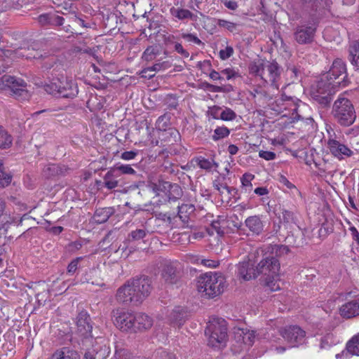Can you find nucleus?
Masks as SVG:
<instances>
[{
	"instance_id": "nucleus-1",
	"label": "nucleus",
	"mask_w": 359,
	"mask_h": 359,
	"mask_svg": "<svg viewBox=\"0 0 359 359\" xmlns=\"http://www.w3.org/2000/svg\"><path fill=\"white\" fill-rule=\"evenodd\" d=\"M346 76V67L345 62L341 59H336L329 72L323 74L320 81L316 86V93H313L316 98L327 99L328 96L334 94L340 86H345L344 80Z\"/></svg>"
},
{
	"instance_id": "nucleus-2",
	"label": "nucleus",
	"mask_w": 359,
	"mask_h": 359,
	"mask_svg": "<svg viewBox=\"0 0 359 359\" xmlns=\"http://www.w3.org/2000/svg\"><path fill=\"white\" fill-rule=\"evenodd\" d=\"M151 291V280L147 278H140L128 281L118 290L116 297L121 303H140L149 296Z\"/></svg>"
},
{
	"instance_id": "nucleus-3",
	"label": "nucleus",
	"mask_w": 359,
	"mask_h": 359,
	"mask_svg": "<svg viewBox=\"0 0 359 359\" xmlns=\"http://www.w3.org/2000/svg\"><path fill=\"white\" fill-rule=\"evenodd\" d=\"M257 276L262 274L264 278L266 286L271 291L280 289V263L274 257H265L256 268Z\"/></svg>"
},
{
	"instance_id": "nucleus-4",
	"label": "nucleus",
	"mask_w": 359,
	"mask_h": 359,
	"mask_svg": "<svg viewBox=\"0 0 359 359\" xmlns=\"http://www.w3.org/2000/svg\"><path fill=\"white\" fill-rule=\"evenodd\" d=\"M224 286V278L213 272L201 276L196 283L197 290L202 295L214 297L222 292Z\"/></svg>"
},
{
	"instance_id": "nucleus-5",
	"label": "nucleus",
	"mask_w": 359,
	"mask_h": 359,
	"mask_svg": "<svg viewBox=\"0 0 359 359\" xmlns=\"http://www.w3.org/2000/svg\"><path fill=\"white\" fill-rule=\"evenodd\" d=\"M250 72L257 76H259L265 82H271L276 89L278 88L277 80L279 77L278 64L262 59H258L250 65Z\"/></svg>"
},
{
	"instance_id": "nucleus-6",
	"label": "nucleus",
	"mask_w": 359,
	"mask_h": 359,
	"mask_svg": "<svg viewBox=\"0 0 359 359\" xmlns=\"http://www.w3.org/2000/svg\"><path fill=\"white\" fill-rule=\"evenodd\" d=\"M208 345L214 348L224 346L227 337V328L224 319L214 318L211 320L205 329Z\"/></svg>"
},
{
	"instance_id": "nucleus-7",
	"label": "nucleus",
	"mask_w": 359,
	"mask_h": 359,
	"mask_svg": "<svg viewBox=\"0 0 359 359\" xmlns=\"http://www.w3.org/2000/svg\"><path fill=\"white\" fill-rule=\"evenodd\" d=\"M332 113L338 122L343 126H350L355 119V112L352 103L344 97H339L334 102Z\"/></svg>"
},
{
	"instance_id": "nucleus-8",
	"label": "nucleus",
	"mask_w": 359,
	"mask_h": 359,
	"mask_svg": "<svg viewBox=\"0 0 359 359\" xmlns=\"http://www.w3.org/2000/svg\"><path fill=\"white\" fill-rule=\"evenodd\" d=\"M136 315L125 310L118 309L113 311L112 320L114 325L123 332H135Z\"/></svg>"
},
{
	"instance_id": "nucleus-9",
	"label": "nucleus",
	"mask_w": 359,
	"mask_h": 359,
	"mask_svg": "<svg viewBox=\"0 0 359 359\" xmlns=\"http://www.w3.org/2000/svg\"><path fill=\"white\" fill-rule=\"evenodd\" d=\"M280 333L290 347H298L306 343V332L299 326H285L280 330Z\"/></svg>"
},
{
	"instance_id": "nucleus-10",
	"label": "nucleus",
	"mask_w": 359,
	"mask_h": 359,
	"mask_svg": "<svg viewBox=\"0 0 359 359\" xmlns=\"http://www.w3.org/2000/svg\"><path fill=\"white\" fill-rule=\"evenodd\" d=\"M26 83L22 79H16L9 75H5L0 79V90L6 93H13L20 95L22 93L27 94L25 90Z\"/></svg>"
},
{
	"instance_id": "nucleus-11",
	"label": "nucleus",
	"mask_w": 359,
	"mask_h": 359,
	"mask_svg": "<svg viewBox=\"0 0 359 359\" xmlns=\"http://www.w3.org/2000/svg\"><path fill=\"white\" fill-rule=\"evenodd\" d=\"M327 149L334 157L340 161L353 154V151L350 148L334 139L328 140Z\"/></svg>"
},
{
	"instance_id": "nucleus-12",
	"label": "nucleus",
	"mask_w": 359,
	"mask_h": 359,
	"mask_svg": "<svg viewBox=\"0 0 359 359\" xmlns=\"http://www.w3.org/2000/svg\"><path fill=\"white\" fill-rule=\"evenodd\" d=\"M339 315L346 319L359 316V295L347 301L339 309Z\"/></svg>"
},
{
	"instance_id": "nucleus-13",
	"label": "nucleus",
	"mask_w": 359,
	"mask_h": 359,
	"mask_svg": "<svg viewBox=\"0 0 359 359\" xmlns=\"http://www.w3.org/2000/svg\"><path fill=\"white\" fill-rule=\"evenodd\" d=\"M64 84L57 88L54 83L52 92H57V95L63 97H73L78 93V88L75 82L70 78L65 76Z\"/></svg>"
},
{
	"instance_id": "nucleus-14",
	"label": "nucleus",
	"mask_w": 359,
	"mask_h": 359,
	"mask_svg": "<svg viewBox=\"0 0 359 359\" xmlns=\"http://www.w3.org/2000/svg\"><path fill=\"white\" fill-rule=\"evenodd\" d=\"M237 269V276L241 280L248 281L257 276L254 263L250 259L240 262Z\"/></svg>"
},
{
	"instance_id": "nucleus-15",
	"label": "nucleus",
	"mask_w": 359,
	"mask_h": 359,
	"mask_svg": "<svg viewBox=\"0 0 359 359\" xmlns=\"http://www.w3.org/2000/svg\"><path fill=\"white\" fill-rule=\"evenodd\" d=\"M234 337L241 348H245L251 346L256 337L255 332L244 328H237L234 331Z\"/></svg>"
},
{
	"instance_id": "nucleus-16",
	"label": "nucleus",
	"mask_w": 359,
	"mask_h": 359,
	"mask_svg": "<svg viewBox=\"0 0 359 359\" xmlns=\"http://www.w3.org/2000/svg\"><path fill=\"white\" fill-rule=\"evenodd\" d=\"M316 28L313 26L302 25L299 27L295 33V40L299 43H310L313 38Z\"/></svg>"
},
{
	"instance_id": "nucleus-17",
	"label": "nucleus",
	"mask_w": 359,
	"mask_h": 359,
	"mask_svg": "<svg viewBox=\"0 0 359 359\" xmlns=\"http://www.w3.org/2000/svg\"><path fill=\"white\" fill-rule=\"evenodd\" d=\"M79 352L70 346L56 349L48 359H80Z\"/></svg>"
},
{
	"instance_id": "nucleus-18",
	"label": "nucleus",
	"mask_w": 359,
	"mask_h": 359,
	"mask_svg": "<svg viewBox=\"0 0 359 359\" xmlns=\"http://www.w3.org/2000/svg\"><path fill=\"white\" fill-rule=\"evenodd\" d=\"M177 266L178 264L175 262H168L164 264L162 277L165 283L172 284L176 281Z\"/></svg>"
},
{
	"instance_id": "nucleus-19",
	"label": "nucleus",
	"mask_w": 359,
	"mask_h": 359,
	"mask_svg": "<svg viewBox=\"0 0 359 359\" xmlns=\"http://www.w3.org/2000/svg\"><path fill=\"white\" fill-rule=\"evenodd\" d=\"M349 353L351 355H359V333L353 336L346 344V350L335 355L337 359H344V355Z\"/></svg>"
},
{
	"instance_id": "nucleus-20",
	"label": "nucleus",
	"mask_w": 359,
	"mask_h": 359,
	"mask_svg": "<svg viewBox=\"0 0 359 359\" xmlns=\"http://www.w3.org/2000/svg\"><path fill=\"white\" fill-rule=\"evenodd\" d=\"M245 224L247 228L255 235L260 234L264 229V224L258 216L248 217L245 221Z\"/></svg>"
},
{
	"instance_id": "nucleus-21",
	"label": "nucleus",
	"mask_w": 359,
	"mask_h": 359,
	"mask_svg": "<svg viewBox=\"0 0 359 359\" xmlns=\"http://www.w3.org/2000/svg\"><path fill=\"white\" fill-rule=\"evenodd\" d=\"M135 332L147 330L153 325L152 319L147 315L144 313H137L135 317Z\"/></svg>"
},
{
	"instance_id": "nucleus-22",
	"label": "nucleus",
	"mask_w": 359,
	"mask_h": 359,
	"mask_svg": "<svg viewBox=\"0 0 359 359\" xmlns=\"http://www.w3.org/2000/svg\"><path fill=\"white\" fill-rule=\"evenodd\" d=\"M170 13L172 18L178 20H194L195 18L194 14L189 10L180 7L170 8Z\"/></svg>"
},
{
	"instance_id": "nucleus-23",
	"label": "nucleus",
	"mask_w": 359,
	"mask_h": 359,
	"mask_svg": "<svg viewBox=\"0 0 359 359\" xmlns=\"http://www.w3.org/2000/svg\"><path fill=\"white\" fill-rule=\"evenodd\" d=\"M185 313L182 308H175L168 316V321L174 327H180L184 323Z\"/></svg>"
},
{
	"instance_id": "nucleus-24",
	"label": "nucleus",
	"mask_w": 359,
	"mask_h": 359,
	"mask_svg": "<svg viewBox=\"0 0 359 359\" xmlns=\"http://www.w3.org/2000/svg\"><path fill=\"white\" fill-rule=\"evenodd\" d=\"M168 67H170V65L167 62L156 63L151 67L144 68L142 71V76L149 79L152 78L156 72L165 70Z\"/></svg>"
},
{
	"instance_id": "nucleus-25",
	"label": "nucleus",
	"mask_w": 359,
	"mask_h": 359,
	"mask_svg": "<svg viewBox=\"0 0 359 359\" xmlns=\"http://www.w3.org/2000/svg\"><path fill=\"white\" fill-rule=\"evenodd\" d=\"M120 176L119 173H116L111 168L106 173L104 177V186L109 189H113L118 187V182L117 178Z\"/></svg>"
},
{
	"instance_id": "nucleus-26",
	"label": "nucleus",
	"mask_w": 359,
	"mask_h": 359,
	"mask_svg": "<svg viewBox=\"0 0 359 359\" xmlns=\"http://www.w3.org/2000/svg\"><path fill=\"white\" fill-rule=\"evenodd\" d=\"M76 324L79 330L83 334L90 332L92 330V326L89 323V318L86 313L79 314Z\"/></svg>"
},
{
	"instance_id": "nucleus-27",
	"label": "nucleus",
	"mask_w": 359,
	"mask_h": 359,
	"mask_svg": "<svg viewBox=\"0 0 359 359\" xmlns=\"http://www.w3.org/2000/svg\"><path fill=\"white\" fill-rule=\"evenodd\" d=\"M13 137L8 132L0 126V149H6L13 144Z\"/></svg>"
},
{
	"instance_id": "nucleus-28",
	"label": "nucleus",
	"mask_w": 359,
	"mask_h": 359,
	"mask_svg": "<svg viewBox=\"0 0 359 359\" xmlns=\"http://www.w3.org/2000/svg\"><path fill=\"white\" fill-rule=\"evenodd\" d=\"M65 77V76L64 74H60L57 76L53 77L48 83L45 84L44 90L49 94L56 95L57 92H52V88L55 86L54 83L57 88H60L62 84H64L63 80Z\"/></svg>"
},
{
	"instance_id": "nucleus-29",
	"label": "nucleus",
	"mask_w": 359,
	"mask_h": 359,
	"mask_svg": "<svg viewBox=\"0 0 359 359\" xmlns=\"http://www.w3.org/2000/svg\"><path fill=\"white\" fill-rule=\"evenodd\" d=\"M350 61L351 64L359 68V41H354L349 47Z\"/></svg>"
},
{
	"instance_id": "nucleus-30",
	"label": "nucleus",
	"mask_w": 359,
	"mask_h": 359,
	"mask_svg": "<svg viewBox=\"0 0 359 359\" xmlns=\"http://www.w3.org/2000/svg\"><path fill=\"white\" fill-rule=\"evenodd\" d=\"M339 343V339L336 337L332 333H327L320 339V348H329L334 345Z\"/></svg>"
},
{
	"instance_id": "nucleus-31",
	"label": "nucleus",
	"mask_w": 359,
	"mask_h": 359,
	"mask_svg": "<svg viewBox=\"0 0 359 359\" xmlns=\"http://www.w3.org/2000/svg\"><path fill=\"white\" fill-rule=\"evenodd\" d=\"M255 179V175L252 173L246 172L241 177V187L245 192H250L252 190V182Z\"/></svg>"
},
{
	"instance_id": "nucleus-32",
	"label": "nucleus",
	"mask_w": 359,
	"mask_h": 359,
	"mask_svg": "<svg viewBox=\"0 0 359 359\" xmlns=\"http://www.w3.org/2000/svg\"><path fill=\"white\" fill-rule=\"evenodd\" d=\"M159 54L160 48L158 46H151L144 51L142 58L146 61H152Z\"/></svg>"
},
{
	"instance_id": "nucleus-33",
	"label": "nucleus",
	"mask_w": 359,
	"mask_h": 359,
	"mask_svg": "<svg viewBox=\"0 0 359 359\" xmlns=\"http://www.w3.org/2000/svg\"><path fill=\"white\" fill-rule=\"evenodd\" d=\"M282 100L284 102H287V103L284 104V105H285V109H286V107L288 105H291L292 107V108L290 109V110L292 111V115L290 116V119L292 120L291 122H294L295 120H298L299 118V116L297 114V103L294 100H293L292 98L287 97H285V99L283 98Z\"/></svg>"
},
{
	"instance_id": "nucleus-34",
	"label": "nucleus",
	"mask_w": 359,
	"mask_h": 359,
	"mask_svg": "<svg viewBox=\"0 0 359 359\" xmlns=\"http://www.w3.org/2000/svg\"><path fill=\"white\" fill-rule=\"evenodd\" d=\"M111 170H115L116 173H119L120 175H135L136 173L135 170L128 164L116 163L113 168H111Z\"/></svg>"
},
{
	"instance_id": "nucleus-35",
	"label": "nucleus",
	"mask_w": 359,
	"mask_h": 359,
	"mask_svg": "<svg viewBox=\"0 0 359 359\" xmlns=\"http://www.w3.org/2000/svg\"><path fill=\"white\" fill-rule=\"evenodd\" d=\"M110 214H111L110 208L97 210L95 212L94 218L97 222L102 223L108 219Z\"/></svg>"
},
{
	"instance_id": "nucleus-36",
	"label": "nucleus",
	"mask_w": 359,
	"mask_h": 359,
	"mask_svg": "<svg viewBox=\"0 0 359 359\" xmlns=\"http://www.w3.org/2000/svg\"><path fill=\"white\" fill-rule=\"evenodd\" d=\"M229 135V130L226 127H218L214 130L212 139L218 140L227 137Z\"/></svg>"
},
{
	"instance_id": "nucleus-37",
	"label": "nucleus",
	"mask_w": 359,
	"mask_h": 359,
	"mask_svg": "<svg viewBox=\"0 0 359 359\" xmlns=\"http://www.w3.org/2000/svg\"><path fill=\"white\" fill-rule=\"evenodd\" d=\"M11 182V176L4 172L2 163L0 162V187L8 186Z\"/></svg>"
},
{
	"instance_id": "nucleus-38",
	"label": "nucleus",
	"mask_w": 359,
	"mask_h": 359,
	"mask_svg": "<svg viewBox=\"0 0 359 359\" xmlns=\"http://www.w3.org/2000/svg\"><path fill=\"white\" fill-rule=\"evenodd\" d=\"M22 217L20 214L13 216H9L3 224V228L7 229L11 224L20 225L22 223Z\"/></svg>"
},
{
	"instance_id": "nucleus-39",
	"label": "nucleus",
	"mask_w": 359,
	"mask_h": 359,
	"mask_svg": "<svg viewBox=\"0 0 359 359\" xmlns=\"http://www.w3.org/2000/svg\"><path fill=\"white\" fill-rule=\"evenodd\" d=\"M217 25L230 32L235 31L237 27V25L236 23L221 19L218 20Z\"/></svg>"
},
{
	"instance_id": "nucleus-40",
	"label": "nucleus",
	"mask_w": 359,
	"mask_h": 359,
	"mask_svg": "<svg viewBox=\"0 0 359 359\" xmlns=\"http://www.w3.org/2000/svg\"><path fill=\"white\" fill-rule=\"evenodd\" d=\"M235 118V112L229 108H226L224 109L220 114V118L224 121H232Z\"/></svg>"
},
{
	"instance_id": "nucleus-41",
	"label": "nucleus",
	"mask_w": 359,
	"mask_h": 359,
	"mask_svg": "<svg viewBox=\"0 0 359 359\" xmlns=\"http://www.w3.org/2000/svg\"><path fill=\"white\" fill-rule=\"evenodd\" d=\"M82 259V257H76L73 259L67 266V273L72 275L74 274L79 267V264Z\"/></svg>"
},
{
	"instance_id": "nucleus-42",
	"label": "nucleus",
	"mask_w": 359,
	"mask_h": 359,
	"mask_svg": "<svg viewBox=\"0 0 359 359\" xmlns=\"http://www.w3.org/2000/svg\"><path fill=\"white\" fill-rule=\"evenodd\" d=\"M146 235L147 231L144 229H137L130 233V237H131L133 241H137L144 238Z\"/></svg>"
},
{
	"instance_id": "nucleus-43",
	"label": "nucleus",
	"mask_w": 359,
	"mask_h": 359,
	"mask_svg": "<svg viewBox=\"0 0 359 359\" xmlns=\"http://www.w3.org/2000/svg\"><path fill=\"white\" fill-rule=\"evenodd\" d=\"M221 73L226 76L227 80L233 79L239 76L238 72L233 68H226L222 70Z\"/></svg>"
},
{
	"instance_id": "nucleus-44",
	"label": "nucleus",
	"mask_w": 359,
	"mask_h": 359,
	"mask_svg": "<svg viewBox=\"0 0 359 359\" xmlns=\"http://www.w3.org/2000/svg\"><path fill=\"white\" fill-rule=\"evenodd\" d=\"M233 53V49L231 46H226L224 49L220 50L219 57L222 60L229 58Z\"/></svg>"
},
{
	"instance_id": "nucleus-45",
	"label": "nucleus",
	"mask_w": 359,
	"mask_h": 359,
	"mask_svg": "<svg viewBox=\"0 0 359 359\" xmlns=\"http://www.w3.org/2000/svg\"><path fill=\"white\" fill-rule=\"evenodd\" d=\"M259 156L266 161H271L276 158V154L273 151L261 150L259 152Z\"/></svg>"
},
{
	"instance_id": "nucleus-46",
	"label": "nucleus",
	"mask_w": 359,
	"mask_h": 359,
	"mask_svg": "<svg viewBox=\"0 0 359 359\" xmlns=\"http://www.w3.org/2000/svg\"><path fill=\"white\" fill-rule=\"evenodd\" d=\"M182 37L189 42H193L198 45L201 43V41L196 35L192 34H182Z\"/></svg>"
},
{
	"instance_id": "nucleus-47",
	"label": "nucleus",
	"mask_w": 359,
	"mask_h": 359,
	"mask_svg": "<svg viewBox=\"0 0 359 359\" xmlns=\"http://www.w3.org/2000/svg\"><path fill=\"white\" fill-rule=\"evenodd\" d=\"M278 181L279 182L282 184V185H284L285 186L287 189H295V186L292 184L288 180L287 178L283 175H280L279 177H278Z\"/></svg>"
},
{
	"instance_id": "nucleus-48",
	"label": "nucleus",
	"mask_w": 359,
	"mask_h": 359,
	"mask_svg": "<svg viewBox=\"0 0 359 359\" xmlns=\"http://www.w3.org/2000/svg\"><path fill=\"white\" fill-rule=\"evenodd\" d=\"M194 211V206L190 204H183L179 207V214L184 212L191 214Z\"/></svg>"
},
{
	"instance_id": "nucleus-49",
	"label": "nucleus",
	"mask_w": 359,
	"mask_h": 359,
	"mask_svg": "<svg viewBox=\"0 0 359 359\" xmlns=\"http://www.w3.org/2000/svg\"><path fill=\"white\" fill-rule=\"evenodd\" d=\"M186 260L194 264H200L201 263V259L198 255L194 254L187 255Z\"/></svg>"
},
{
	"instance_id": "nucleus-50",
	"label": "nucleus",
	"mask_w": 359,
	"mask_h": 359,
	"mask_svg": "<svg viewBox=\"0 0 359 359\" xmlns=\"http://www.w3.org/2000/svg\"><path fill=\"white\" fill-rule=\"evenodd\" d=\"M137 155V151H124L121 154V158L125 161H130V160L134 159Z\"/></svg>"
},
{
	"instance_id": "nucleus-51",
	"label": "nucleus",
	"mask_w": 359,
	"mask_h": 359,
	"mask_svg": "<svg viewBox=\"0 0 359 359\" xmlns=\"http://www.w3.org/2000/svg\"><path fill=\"white\" fill-rule=\"evenodd\" d=\"M273 250L276 251V255L281 256L287 254L289 252V248L285 245H275Z\"/></svg>"
},
{
	"instance_id": "nucleus-52",
	"label": "nucleus",
	"mask_w": 359,
	"mask_h": 359,
	"mask_svg": "<svg viewBox=\"0 0 359 359\" xmlns=\"http://www.w3.org/2000/svg\"><path fill=\"white\" fill-rule=\"evenodd\" d=\"M221 2L229 9L235 11L238 8V4L235 1L231 0H221Z\"/></svg>"
},
{
	"instance_id": "nucleus-53",
	"label": "nucleus",
	"mask_w": 359,
	"mask_h": 359,
	"mask_svg": "<svg viewBox=\"0 0 359 359\" xmlns=\"http://www.w3.org/2000/svg\"><path fill=\"white\" fill-rule=\"evenodd\" d=\"M198 165L200 168L205 170H210L212 168V162L205 158L200 160Z\"/></svg>"
},
{
	"instance_id": "nucleus-54",
	"label": "nucleus",
	"mask_w": 359,
	"mask_h": 359,
	"mask_svg": "<svg viewBox=\"0 0 359 359\" xmlns=\"http://www.w3.org/2000/svg\"><path fill=\"white\" fill-rule=\"evenodd\" d=\"M215 188L221 194H224L225 191L229 193V188L223 184H221L217 181L214 182Z\"/></svg>"
},
{
	"instance_id": "nucleus-55",
	"label": "nucleus",
	"mask_w": 359,
	"mask_h": 359,
	"mask_svg": "<svg viewBox=\"0 0 359 359\" xmlns=\"http://www.w3.org/2000/svg\"><path fill=\"white\" fill-rule=\"evenodd\" d=\"M201 264L210 267V268H215L217 266L218 262L217 261L211 260V259H201Z\"/></svg>"
},
{
	"instance_id": "nucleus-56",
	"label": "nucleus",
	"mask_w": 359,
	"mask_h": 359,
	"mask_svg": "<svg viewBox=\"0 0 359 359\" xmlns=\"http://www.w3.org/2000/svg\"><path fill=\"white\" fill-rule=\"evenodd\" d=\"M175 49L177 53H180L182 55H183L185 57H188L189 55V53L186 50H184L182 46L179 43H177L175 44Z\"/></svg>"
},
{
	"instance_id": "nucleus-57",
	"label": "nucleus",
	"mask_w": 359,
	"mask_h": 359,
	"mask_svg": "<svg viewBox=\"0 0 359 359\" xmlns=\"http://www.w3.org/2000/svg\"><path fill=\"white\" fill-rule=\"evenodd\" d=\"M254 192L258 196H264L269 194V191L266 187H257Z\"/></svg>"
},
{
	"instance_id": "nucleus-58",
	"label": "nucleus",
	"mask_w": 359,
	"mask_h": 359,
	"mask_svg": "<svg viewBox=\"0 0 359 359\" xmlns=\"http://www.w3.org/2000/svg\"><path fill=\"white\" fill-rule=\"evenodd\" d=\"M209 77L212 81L221 80L222 78L220 76L219 73L215 70H212L209 74Z\"/></svg>"
},
{
	"instance_id": "nucleus-59",
	"label": "nucleus",
	"mask_w": 359,
	"mask_h": 359,
	"mask_svg": "<svg viewBox=\"0 0 359 359\" xmlns=\"http://www.w3.org/2000/svg\"><path fill=\"white\" fill-rule=\"evenodd\" d=\"M165 184L168 185V187H170V189L173 191L177 192V196L180 195L181 190H180V187L177 185H175H175H170L168 182H165Z\"/></svg>"
},
{
	"instance_id": "nucleus-60",
	"label": "nucleus",
	"mask_w": 359,
	"mask_h": 359,
	"mask_svg": "<svg viewBox=\"0 0 359 359\" xmlns=\"http://www.w3.org/2000/svg\"><path fill=\"white\" fill-rule=\"evenodd\" d=\"M238 147L233 144H231L228 147V151L231 155H235L238 152Z\"/></svg>"
},
{
	"instance_id": "nucleus-61",
	"label": "nucleus",
	"mask_w": 359,
	"mask_h": 359,
	"mask_svg": "<svg viewBox=\"0 0 359 359\" xmlns=\"http://www.w3.org/2000/svg\"><path fill=\"white\" fill-rule=\"evenodd\" d=\"M272 348L274 349V351L277 353H283L286 350V348L285 347H283V346H277L275 344L272 345Z\"/></svg>"
},
{
	"instance_id": "nucleus-62",
	"label": "nucleus",
	"mask_w": 359,
	"mask_h": 359,
	"mask_svg": "<svg viewBox=\"0 0 359 359\" xmlns=\"http://www.w3.org/2000/svg\"><path fill=\"white\" fill-rule=\"evenodd\" d=\"M210 88L212 92H215V93L223 92V88L221 86L210 85Z\"/></svg>"
},
{
	"instance_id": "nucleus-63",
	"label": "nucleus",
	"mask_w": 359,
	"mask_h": 359,
	"mask_svg": "<svg viewBox=\"0 0 359 359\" xmlns=\"http://www.w3.org/2000/svg\"><path fill=\"white\" fill-rule=\"evenodd\" d=\"M271 144L273 145H277V144L282 145L284 144V140L280 139V138H274V139L271 140Z\"/></svg>"
},
{
	"instance_id": "nucleus-64",
	"label": "nucleus",
	"mask_w": 359,
	"mask_h": 359,
	"mask_svg": "<svg viewBox=\"0 0 359 359\" xmlns=\"http://www.w3.org/2000/svg\"><path fill=\"white\" fill-rule=\"evenodd\" d=\"M63 230V228L62 226H55L52 229L53 233L55 234H59Z\"/></svg>"
}]
</instances>
